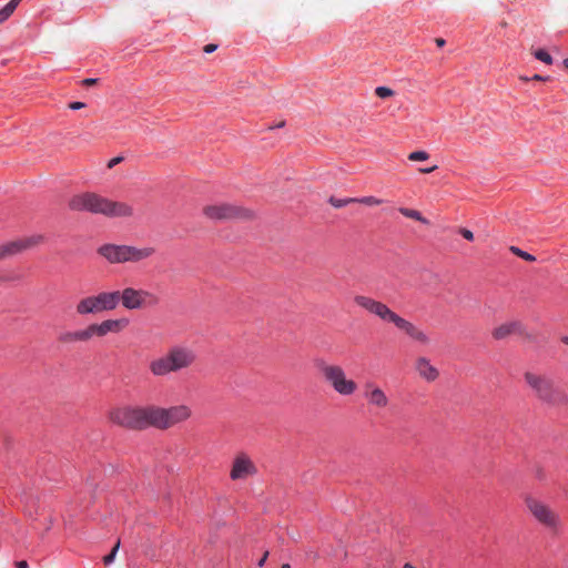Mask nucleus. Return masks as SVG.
Masks as SVG:
<instances>
[{
	"label": "nucleus",
	"instance_id": "obj_1",
	"mask_svg": "<svg viewBox=\"0 0 568 568\" xmlns=\"http://www.w3.org/2000/svg\"><path fill=\"white\" fill-rule=\"evenodd\" d=\"M354 303L369 314L375 315L381 321L394 324L412 341L420 345H428L430 343V338L426 332L392 311L385 303L366 295H355Z\"/></svg>",
	"mask_w": 568,
	"mask_h": 568
},
{
	"label": "nucleus",
	"instance_id": "obj_2",
	"mask_svg": "<svg viewBox=\"0 0 568 568\" xmlns=\"http://www.w3.org/2000/svg\"><path fill=\"white\" fill-rule=\"evenodd\" d=\"M69 207L73 211H85L92 214H102L108 217H130L134 213L130 204L112 201L93 192L73 195L69 200Z\"/></svg>",
	"mask_w": 568,
	"mask_h": 568
},
{
	"label": "nucleus",
	"instance_id": "obj_3",
	"mask_svg": "<svg viewBox=\"0 0 568 568\" xmlns=\"http://www.w3.org/2000/svg\"><path fill=\"white\" fill-rule=\"evenodd\" d=\"M524 381L534 396L549 407L568 408V393L546 374L527 371Z\"/></svg>",
	"mask_w": 568,
	"mask_h": 568
},
{
	"label": "nucleus",
	"instance_id": "obj_4",
	"mask_svg": "<svg viewBox=\"0 0 568 568\" xmlns=\"http://www.w3.org/2000/svg\"><path fill=\"white\" fill-rule=\"evenodd\" d=\"M195 359L196 355L190 347L172 346L164 355L150 362L149 371L154 377H164L191 367Z\"/></svg>",
	"mask_w": 568,
	"mask_h": 568
},
{
	"label": "nucleus",
	"instance_id": "obj_5",
	"mask_svg": "<svg viewBox=\"0 0 568 568\" xmlns=\"http://www.w3.org/2000/svg\"><path fill=\"white\" fill-rule=\"evenodd\" d=\"M151 406H120L109 412V420L131 430H143L151 427Z\"/></svg>",
	"mask_w": 568,
	"mask_h": 568
},
{
	"label": "nucleus",
	"instance_id": "obj_6",
	"mask_svg": "<svg viewBox=\"0 0 568 568\" xmlns=\"http://www.w3.org/2000/svg\"><path fill=\"white\" fill-rule=\"evenodd\" d=\"M316 367L326 384L337 394L351 396L357 390L355 381L347 377L344 368L337 364H328L325 361H317Z\"/></svg>",
	"mask_w": 568,
	"mask_h": 568
},
{
	"label": "nucleus",
	"instance_id": "obj_7",
	"mask_svg": "<svg viewBox=\"0 0 568 568\" xmlns=\"http://www.w3.org/2000/svg\"><path fill=\"white\" fill-rule=\"evenodd\" d=\"M526 509L530 516L550 532H557L562 527L560 515L545 501L526 496L524 499Z\"/></svg>",
	"mask_w": 568,
	"mask_h": 568
},
{
	"label": "nucleus",
	"instance_id": "obj_8",
	"mask_svg": "<svg viewBox=\"0 0 568 568\" xmlns=\"http://www.w3.org/2000/svg\"><path fill=\"white\" fill-rule=\"evenodd\" d=\"M191 415V408L186 405H178L169 408L151 405V427L168 429L189 419Z\"/></svg>",
	"mask_w": 568,
	"mask_h": 568
},
{
	"label": "nucleus",
	"instance_id": "obj_9",
	"mask_svg": "<svg viewBox=\"0 0 568 568\" xmlns=\"http://www.w3.org/2000/svg\"><path fill=\"white\" fill-rule=\"evenodd\" d=\"M118 298L119 304L129 311L154 307L159 304V297L154 293L131 286L118 291Z\"/></svg>",
	"mask_w": 568,
	"mask_h": 568
},
{
	"label": "nucleus",
	"instance_id": "obj_10",
	"mask_svg": "<svg viewBox=\"0 0 568 568\" xmlns=\"http://www.w3.org/2000/svg\"><path fill=\"white\" fill-rule=\"evenodd\" d=\"M203 214L214 221L248 220L253 216L251 210L231 203L206 205L203 207Z\"/></svg>",
	"mask_w": 568,
	"mask_h": 568
},
{
	"label": "nucleus",
	"instance_id": "obj_11",
	"mask_svg": "<svg viewBox=\"0 0 568 568\" xmlns=\"http://www.w3.org/2000/svg\"><path fill=\"white\" fill-rule=\"evenodd\" d=\"M43 242V236L40 234L27 236L12 242L0 245V260L8 258L19 254L26 250L40 245Z\"/></svg>",
	"mask_w": 568,
	"mask_h": 568
},
{
	"label": "nucleus",
	"instance_id": "obj_12",
	"mask_svg": "<svg viewBox=\"0 0 568 568\" xmlns=\"http://www.w3.org/2000/svg\"><path fill=\"white\" fill-rule=\"evenodd\" d=\"M364 397L368 406L377 409H386L390 404V399L384 389L374 382L365 383Z\"/></svg>",
	"mask_w": 568,
	"mask_h": 568
},
{
	"label": "nucleus",
	"instance_id": "obj_13",
	"mask_svg": "<svg viewBox=\"0 0 568 568\" xmlns=\"http://www.w3.org/2000/svg\"><path fill=\"white\" fill-rule=\"evenodd\" d=\"M256 471V466L251 458L245 454H239L233 460L230 477L232 480L246 479L255 475Z\"/></svg>",
	"mask_w": 568,
	"mask_h": 568
},
{
	"label": "nucleus",
	"instance_id": "obj_14",
	"mask_svg": "<svg viewBox=\"0 0 568 568\" xmlns=\"http://www.w3.org/2000/svg\"><path fill=\"white\" fill-rule=\"evenodd\" d=\"M513 334L528 337L525 326L519 321L503 323L491 332V336L497 341L505 339Z\"/></svg>",
	"mask_w": 568,
	"mask_h": 568
},
{
	"label": "nucleus",
	"instance_id": "obj_15",
	"mask_svg": "<svg viewBox=\"0 0 568 568\" xmlns=\"http://www.w3.org/2000/svg\"><path fill=\"white\" fill-rule=\"evenodd\" d=\"M97 337H104L109 333H120L129 325L126 318L105 320L101 323H94Z\"/></svg>",
	"mask_w": 568,
	"mask_h": 568
},
{
	"label": "nucleus",
	"instance_id": "obj_16",
	"mask_svg": "<svg viewBox=\"0 0 568 568\" xmlns=\"http://www.w3.org/2000/svg\"><path fill=\"white\" fill-rule=\"evenodd\" d=\"M98 253L111 264L125 263L124 245L104 244L98 248Z\"/></svg>",
	"mask_w": 568,
	"mask_h": 568
},
{
	"label": "nucleus",
	"instance_id": "obj_17",
	"mask_svg": "<svg viewBox=\"0 0 568 568\" xmlns=\"http://www.w3.org/2000/svg\"><path fill=\"white\" fill-rule=\"evenodd\" d=\"M155 253V248L151 246L136 247L132 245H124L125 263H139L150 258Z\"/></svg>",
	"mask_w": 568,
	"mask_h": 568
},
{
	"label": "nucleus",
	"instance_id": "obj_18",
	"mask_svg": "<svg viewBox=\"0 0 568 568\" xmlns=\"http://www.w3.org/2000/svg\"><path fill=\"white\" fill-rule=\"evenodd\" d=\"M414 367L419 377L426 382H434L439 376L438 369L430 364V361L427 357H417Z\"/></svg>",
	"mask_w": 568,
	"mask_h": 568
},
{
	"label": "nucleus",
	"instance_id": "obj_19",
	"mask_svg": "<svg viewBox=\"0 0 568 568\" xmlns=\"http://www.w3.org/2000/svg\"><path fill=\"white\" fill-rule=\"evenodd\" d=\"M93 296L100 313L114 311L119 306L118 291H102Z\"/></svg>",
	"mask_w": 568,
	"mask_h": 568
},
{
	"label": "nucleus",
	"instance_id": "obj_20",
	"mask_svg": "<svg viewBox=\"0 0 568 568\" xmlns=\"http://www.w3.org/2000/svg\"><path fill=\"white\" fill-rule=\"evenodd\" d=\"M75 312L80 316L100 313L93 295L81 298L75 305Z\"/></svg>",
	"mask_w": 568,
	"mask_h": 568
},
{
	"label": "nucleus",
	"instance_id": "obj_21",
	"mask_svg": "<svg viewBox=\"0 0 568 568\" xmlns=\"http://www.w3.org/2000/svg\"><path fill=\"white\" fill-rule=\"evenodd\" d=\"M398 211L400 214H403L404 216H406L408 219L418 221L423 224H429V221L427 219H425L422 215V213L417 210H413V209H408V207H399Z\"/></svg>",
	"mask_w": 568,
	"mask_h": 568
},
{
	"label": "nucleus",
	"instance_id": "obj_22",
	"mask_svg": "<svg viewBox=\"0 0 568 568\" xmlns=\"http://www.w3.org/2000/svg\"><path fill=\"white\" fill-rule=\"evenodd\" d=\"M78 342H89L93 337H97L95 325L90 324L83 329L77 331Z\"/></svg>",
	"mask_w": 568,
	"mask_h": 568
},
{
	"label": "nucleus",
	"instance_id": "obj_23",
	"mask_svg": "<svg viewBox=\"0 0 568 568\" xmlns=\"http://www.w3.org/2000/svg\"><path fill=\"white\" fill-rule=\"evenodd\" d=\"M21 0H11L0 10V22L6 21L16 10Z\"/></svg>",
	"mask_w": 568,
	"mask_h": 568
},
{
	"label": "nucleus",
	"instance_id": "obj_24",
	"mask_svg": "<svg viewBox=\"0 0 568 568\" xmlns=\"http://www.w3.org/2000/svg\"><path fill=\"white\" fill-rule=\"evenodd\" d=\"M355 203H361L365 205H381L384 203V200L375 197V196H363V197H355Z\"/></svg>",
	"mask_w": 568,
	"mask_h": 568
},
{
	"label": "nucleus",
	"instance_id": "obj_25",
	"mask_svg": "<svg viewBox=\"0 0 568 568\" xmlns=\"http://www.w3.org/2000/svg\"><path fill=\"white\" fill-rule=\"evenodd\" d=\"M329 203L336 207V209H339V207H343L349 203H355V197H346V199H336L334 196H331L329 197Z\"/></svg>",
	"mask_w": 568,
	"mask_h": 568
},
{
	"label": "nucleus",
	"instance_id": "obj_26",
	"mask_svg": "<svg viewBox=\"0 0 568 568\" xmlns=\"http://www.w3.org/2000/svg\"><path fill=\"white\" fill-rule=\"evenodd\" d=\"M59 342L64 343V344L78 342L77 331L64 332V333L60 334Z\"/></svg>",
	"mask_w": 568,
	"mask_h": 568
},
{
	"label": "nucleus",
	"instance_id": "obj_27",
	"mask_svg": "<svg viewBox=\"0 0 568 568\" xmlns=\"http://www.w3.org/2000/svg\"><path fill=\"white\" fill-rule=\"evenodd\" d=\"M510 251L515 255L521 257L525 261H528V262H535L536 261V257L534 255L529 254L528 252H525V251L520 250L519 247L510 246Z\"/></svg>",
	"mask_w": 568,
	"mask_h": 568
},
{
	"label": "nucleus",
	"instance_id": "obj_28",
	"mask_svg": "<svg viewBox=\"0 0 568 568\" xmlns=\"http://www.w3.org/2000/svg\"><path fill=\"white\" fill-rule=\"evenodd\" d=\"M429 159V153L426 151H414L408 154V160L413 162L426 161Z\"/></svg>",
	"mask_w": 568,
	"mask_h": 568
},
{
	"label": "nucleus",
	"instance_id": "obj_29",
	"mask_svg": "<svg viewBox=\"0 0 568 568\" xmlns=\"http://www.w3.org/2000/svg\"><path fill=\"white\" fill-rule=\"evenodd\" d=\"M535 58L540 60V61H542L546 64H551L552 63L551 55L547 51H545L544 49H538L535 52Z\"/></svg>",
	"mask_w": 568,
	"mask_h": 568
},
{
	"label": "nucleus",
	"instance_id": "obj_30",
	"mask_svg": "<svg viewBox=\"0 0 568 568\" xmlns=\"http://www.w3.org/2000/svg\"><path fill=\"white\" fill-rule=\"evenodd\" d=\"M375 94L381 99H386L393 97L394 91L387 87H377L375 89Z\"/></svg>",
	"mask_w": 568,
	"mask_h": 568
},
{
	"label": "nucleus",
	"instance_id": "obj_31",
	"mask_svg": "<svg viewBox=\"0 0 568 568\" xmlns=\"http://www.w3.org/2000/svg\"><path fill=\"white\" fill-rule=\"evenodd\" d=\"M119 548H120V540H118V542L114 545V547L112 548L111 552L103 557L104 565L108 566V565H110V564H112L114 561Z\"/></svg>",
	"mask_w": 568,
	"mask_h": 568
},
{
	"label": "nucleus",
	"instance_id": "obj_32",
	"mask_svg": "<svg viewBox=\"0 0 568 568\" xmlns=\"http://www.w3.org/2000/svg\"><path fill=\"white\" fill-rule=\"evenodd\" d=\"M458 233L467 241L474 240V233L468 229L462 227L459 229Z\"/></svg>",
	"mask_w": 568,
	"mask_h": 568
},
{
	"label": "nucleus",
	"instance_id": "obj_33",
	"mask_svg": "<svg viewBox=\"0 0 568 568\" xmlns=\"http://www.w3.org/2000/svg\"><path fill=\"white\" fill-rule=\"evenodd\" d=\"M521 81H529V80H534V81H547L549 80V77H542V75H539V74H535L531 79L527 78V77H524L521 75L519 78Z\"/></svg>",
	"mask_w": 568,
	"mask_h": 568
},
{
	"label": "nucleus",
	"instance_id": "obj_34",
	"mask_svg": "<svg viewBox=\"0 0 568 568\" xmlns=\"http://www.w3.org/2000/svg\"><path fill=\"white\" fill-rule=\"evenodd\" d=\"M123 161V158L122 156H115L113 159H111L108 163V168L109 169H112L113 166H115L116 164L121 163Z\"/></svg>",
	"mask_w": 568,
	"mask_h": 568
},
{
	"label": "nucleus",
	"instance_id": "obj_35",
	"mask_svg": "<svg viewBox=\"0 0 568 568\" xmlns=\"http://www.w3.org/2000/svg\"><path fill=\"white\" fill-rule=\"evenodd\" d=\"M268 556H270V551L265 550L262 558L257 561V567H260V568L263 567L265 565Z\"/></svg>",
	"mask_w": 568,
	"mask_h": 568
},
{
	"label": "nucleus",
	"instance_id": "obj_36",
	"mask_svg": "<svg viewBox=\"0 0 568 568\" xmlns=\"http://www.w3.org/2000/svg\"><path fill=\"white\" fill-rule=\"evenodd\" d=\"M216 49H217V45H216V44L210 43V44H206V45L203 48V51H204L205 53H212V52H214Z\"/></svg>",
	"mask_w": 568,
	"mask_h": 568
},
{
	"label": "nucleus",
	"instance_id": "obj_37",
	"mask_svg": "<svg viewBox=\"0 0 568 568\" xmlns=\"http://www.w3.org/2000/svg\"><path fill=\"white\" fill-rule=\"evenodd\" d=\"M84 106H85V104L83 102H72V103L69 104V108L71 110H80V109H82Z\"/></svg>",
	"mask_w": 568,
	"mask_h": 568
},
{
	"label": "nucleus",
	"instance_id": "obj_38",
	"mask_svg": "<svg viewBox=\"0 0 568 568\" xmlns=\"http://www.w3.org/2000/svg\"><path fill=\"white\" fill-rule=\"evenodd\" d=\"M98 81V79H93V78H88V79H84L82 81V84L85 85V87H89V85H93L95 84Z\"/></svg>",
	"mask_w": 568,
	"mask_h": 568
},
{
	"label": "nucleus",
	"instance_id": "obj_39",
	"mask_svg": "<svg viewBox=\"0 0 568 568\" xmlns=\"http://www.w3.org/2000/svg\"><path fill=\"white\" fill-rule=\"evenodd\" d=\"M436 169H437V165H434L432 168L419 169V172L423 174H428V173L434 172Z\"/></svg>",
	"mask_w": 568,
	"mask_h": 568
},
{
	"label": "nucleus",
	"instance_id": "obj_40",
	"mask_svg": "<svg viewBox=\"0 0 568 568\" xmlns=\"http://www.w3.org/2000/svg\"><path fill=\"white\" fill-rule=\"evenodd\" d=\"M16 567H17V568H29L28 562H27V561H24V560L18 561V562L16 564Z\"/></svg>",
	"mask_w": 568,
	"mask_h": 568
},
{
	"label": "nucleus",
	"instance_id": "obj_41",
	"mask_svg": "<svg viewBox=\"0 0 568 568\" xmlns=\"http://www.w3.org/2000/svg\"><path fill=\"white\" fill-rule=\"evenodd\" d=\"M536 476H537V478H539V479H544V478H545V474H544L542 469H540V468H539V469H537V471H536Z\"/></svg>",
	"mask_w": 568,
	"mask_h": 568
},
{
	"label": "nucleus",
	"instance_id": "obj_42",
	"mask_svg": "<svg viewBox=\"0 0 568 568\" xmlns=\"http://www.w3.org/2000/svg\"><path fill=\"white\" fill-rule=\"evenodd\" d=\"M435 41H436V44H437L438 47H444V44H445V40H444V39H442V38H437Z\"/></svg>",
	"mask_w": 568,
	"mask_h": 568
},
{
	"label": "nucleus",
	"instance_id": "obj_43",
	"mask_svg": "<svg viewBox=\"0 0 568 568\" xmlns=\"http://www.w3.org/2000/svg\"><path fill=\"white\" fill-rule=\"evenodd\" d=\"M560 341H561L565 345H568V336H567V335L561 336Z\"/></svg>",
	"mask_w": 568,
	"mask_h": 568
},
{
	"label": "nucleus",
	"instance_id": "obj_44",
	"mask_svg": "<svg viewBox=\"0 0 568 568\" xmlns=\"http://www.w3.org/2000/svg\"><path fill=\"white\" fill-rule=\"evenodd\" d=\"M564 67L568 70V58L564 60Z\"/></svg>",
	"mask_w": 568,
	"mask_h": 568
},
{
	"label": "nucleus",
	"instance_id": "obj_45",
	"mask_svg": "<svg viewBox=\"0 0 568 568\" xmlns=\"http://www.w3.org/2000/svg\"><path fill=\"white\" fill-rule=\"evenodd\" d=\"M403 568H416V567H414V566H413V565H410V564H405Z\"/></svg>",
	"mask_w": 568,
	"mask_h": 568
},
{
	"label": "nucleus",
	"instance_id": "obj_46",
	"mask_svg": "<svg viewBox=\"0 0 568 568\" xmlns=\"http://www.w3.org/2000/svg\"><path fill=\"white\" fill-rule=\"evenodd\" d=\"M281 568H291V565H290V564H283V565L281 566Z\"/></svg>",
	"mask_w": 568,
	"mask_h": 568
}]
</instances>
